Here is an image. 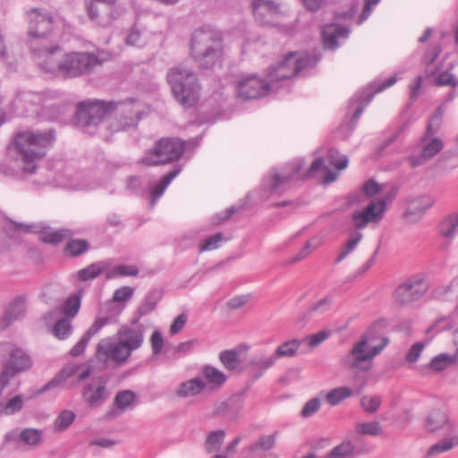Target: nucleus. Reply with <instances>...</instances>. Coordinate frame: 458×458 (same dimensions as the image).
Here are the masks:
<instances>
[{"label":"nucleus","instance_id":"nucleus-52","mask_svg":"<svg viewBox=\"0 0 458 458\" xmlns=\"http://www.w3.org/2000/svg\"><path fill=\"white\" fill-rule=\"evenodd\" d=\"M146 42L145 34L137 27H132L125 38V44L131 47H141Z\"/></svg>","mask_w":458,"mask_h":458},{"label":"nucleus","instance_id":"nucleus-31","mask_svg":"<svg viewBox=\"0 0 458 458\" xmlns=\"http://www.w3.org/2000/svg\"><path fill=\"white\" fill-rule=\"evenodd\" d=\"M333 296L332 295H327L324 298L320 299L319 301L314 302L307 311H305L303 314H301L297 318V321L300 323H305L311 315L317 313V314H323L329 310L332 303H333Z\"/></svg>","mask_w":458,"mask_h":458},{"label":"nucleus","instance_id":"nucleus-16","mask_svg":"<svg viewBox=\"0 0 458 458\" xmlns=\"http://www.w3.org/2000/svg\"><path fill=\"white\" fill-rule=\"evenodd\" d=\"M31 365L30 356L23 350H13L9 360L3 365L0 373V387H5L12 377L19 372L29 369Z\"/></svg>","mask_w":458,"mask_h":458},{"label":"nucleus","instance_id":"nucleus-35","mask_svg":"<svg viewBox=\"0 0 458 458\" xmlns=\"http://www.w3.org/2000/svg\"><path fill=\"white\" fill-rule=\"evenodd\" d=\"M225 437V431L223 429L214 430L208 433L204 443L207 453L212 454L220 450Z\"/></svg>","mask_w":458,"mask_h":458},{"label":"nucleus","instance_id":"nucleus-20","mask_svg":"<svg viewBox=\"0 0 458 458\" xmlns=\"http://www.w3.org/2000/svg\"><path fill=\"white\" fill-rule=\"evenodd\" d=\"M27 299L24 295L13 298L4 309L0 318V327L6 328L16 320L21 318L26 313Z\"/></svg>","mask_w":458,"mask_h":458},{"label":"nucleus","instance_id":"nucleus-29","mask_svg":"<svg viewBox=\"0 0 458 458\" xmlns=\"http://www.w3.org/2000/svg\"><path fill=\"white\" fill-rule=\"evenodd\" d=\"M110 264L106 260H102L90 264L89 266L77 272L78 278L81 281L93 280L102 273H106Z\"/></svg>","mask_w":458,"mask_h":458},{"label":"nucleus","instance_id":"nucleus-48","mask_svg":"<svg viewBox=\"0 0 458 458\" xmlns=\"http://www.w3.org/2000/svg\"><path fill=\"white\" fill-rule=\"evenodd\" d=\"M19 438L28 445L35 446L42 441V431L40 429L28 428L20 432Z\"/></svg>","mask_w":458,"mask_h":458},{"label":"nucleus","instance_id":"nucleus-59","mask_svg":"<svg viewBox=\"0 0 458 458\" xmlns=\"http://www.w3.org/2000/svg\"><path fill=\"white\" fill-rule=\"evenodd\" d=\"M320 243L321 240L319 238H313L308 242H306L304 247L294 258V261H298L306 258L311 252V250L317 249L320 245Z\"/></svg>","mask_w":458,"mask_h":458},{"label":"nucleus","instance_id":"nucleus-33","mask_svg":"<svg viewBox=\"0 0 458 458\" xmlns=\"http://www.w3.org/2000/svg\"><path fill=\"white\" fill-rule=\"evenodd\" d=\"M181 173V167H176L164 176L161 182L151 190L150 206L153 207L156 201L163 195L170 182Z\"/></svg>","mask_w":458,"mask_h":458},{"label":"nucleus","instance_id":"nucleus-49","mask_svg":"<svg viewBox=\"0 0 458 458\" xmlns=\"http://www.w3.org/2000/svg\"><path fill=\"white\" fill-rule=\"evenodd\" d=\"M158 300L159 296L157 293H149L138 308L137 312L139 317H144L152 312L156 309Z\"/></svg>","mask_w":458,"mask_h":458},{"label":"nucleus","instance_id":"nucleus-10","mask_svg":"<svg viewBox=\"0 0 458 458\" xmlns=\"http://www.w3.org/2000/svg\"><path fill=\"white\" fill-rule=\"evenodd\" d=\"M183 149V141L178 139H162L146 152L141 163L148 166L166 164L178 159Z\"/></svg>","mask_w":458,"mask_h":458},{"label":"nucleus","instance_id":"nucleus-19","mask_svg":"<svg viewBox=\"0 0 458 458\" xmlns=\"http://www.w3.org/2000/svg\"><path fill=\"white\" fill-rule=\"evenodd\" d=\"M82 397L91 408L101 405L109 397L106 381L98 378L86 385L82 390Z\"/></svg>","mask_w":458,"mask_h":458},{"label":"nucleus","instance_id":"nucleus-14","mask_svg":"<svg viewBox=\"0 0 458 458\" xmlns=\"http://www.w3.org/2000/svg\"><path fill=\"white\" fill-rule=\"evenodd\" d=\"M40 233V240L45 242L56 244L64 239L70 238L72 232L69 229H60L51 231L48 227H43L41 225H25L19 223H12L8 228V233L11 237H14V233Z\"/></svg>","mask_w":458,"mask_h":458},{"label":"nucleus","instance_id":"nucleus-6","mask_svg":"<svg viewBox=\"0 0 458 458\" xmlns=\"http://www.w3.org/2000/svg\"><path fill=\"white\" fill-rule=\"evenodd\" d=\"M304 161L297 159L289 164V171H285L283 174H279L275 169L271 170L269 174L263 180V188L267 189L271 193H279L287 188L290 182L314 176L319 171L324 172L323 182L326 184L333 182L338 176L337 172L329 170L321 157L315 159L307 172L301 173Z\"/></svg>","mask_w":458,"mask_h":458},{"label":"nucleus","instance_id":"nucleus-53","mask_svg":"<svg viewBox=\"0 0 458 458\" xmlns=\"http://www.w3.org/2000/svg\"><path fill=\"white\" fill-rule=\"evenodd\" d=\"M356 430L362 435L378 436L382 433V427L378 421L362 422L356 425Z\"/></svg>","mask_w":458,"mask_h":458},{"label":"nucleus","instance_id":"nucleus-28","mask_svg":"<svg viewBox=\"0 0 458 458\" xmlns=\"http://www.w3.org/2000/svg\"><path fill=\"white\" fill-rule=\"evenodd\" d=\"M458 445V435L446 437L432 445L426 453V458L436 457Z\"/></svg>","mask_w":458,"mask_h":458},{"label":"nucleus","instance_id":"nucleus-60","mask_svg":"<svg viewBox=\"0 0 458 458\" xmlns=\"http://www.w3.org/2000/svg\"><path fill=\"white\" fill-rule=\"evenodd\" d=\"M320 243L321 240L319 238H313L308 242H306L304 247L294 258V261H298L306 258L311 252V250L317 249L320 245Z\"/></svg>","mask_w":458,"mask_h":458},{"label":"nucleus","instance_id":"nucleus-11","mask_svg":"<svg viewBox=\"0 0 458 458\" xmlns=\"http://www.w3.org/2000/svg\"><path fill=\"white\" fill-rule=\"evenodd\" d=\"M438 130L439 124H436V126H433L432 123L427 124L426 131L418 142V147L421 149L420 153L411 154L407 157L411 168L425 165L442 151L444 148L443 140L438 137H434Z\"/></svg>","mask_w":458,"mask_h":458},{"label":"nucleus","instance_id":"nucleus-18","mask_svg":"<svg viewBox=\"0 0 458 458\" xmlns=\"http://www.w3.org/2000/svg\"><path fill=\"white\" fill-rule=\"evenodd\" d=\"M396 81V76H392L381 83L377 89H375L377 83H371L366 90L360 92L358 96H355L351 100V104L352 105L355 102H359L360 105L355 110L352 117V123H355L358 122L360 116L363 113L364 107L372 100L374 94L383 91L386 88L394 85Z\"/></svg>","mask_w":458,"mask_h":458},{"label":"nucleus","instance_id":"nucleus-5","mask_svg":"<svg viewBox=\"0 0 458 458\" xmlns=\"http://www.w3.org/2000/svg\"><path fill=\"white\" fill-rule=\"evenodd\" d=\"M145 327L142 325L122 326L116 332L117 341L106 337L97 345L96 358L102 363L109 360L118 364L127 361L131 352L141 347L145 338Z\"/></svg>","mask_w":458,"mask_h":458},{"label":"nucleus","instance_id":"nucleus-57","mask_svg":"<svg viewBox=\"0 0 458 458\" xmlns=\"http://www.w3.org/2000/svg\"><path fill=\"white\" fill-rule=\"evenodd\" d=\"M360 404L366 411L373 413L379 409L381 398L377 395H365L360 399Z\"/></svg>","mask_w":458,"mask_h":458},{"label":"nucleus","instance_id":"nucleus-12","mask_svg":"<svg viewBox=\"0 0 458 458\" xmlns=\"http://www.w3.org/2000/svg\"><path fill=\"white\" fill-rule=\"evenodd\" d=\"M29 35L31 37L30 47L34 52L35 60L39 51H47L50 47H38V41L46 38L53 30V18L50 14L38 8L30 10L29 13Z\"/></svg>","mask_w":458,"mask_h":458},{"label":"nucleus","instance_id":"nucleus-41","mask_svg":"<svg viewBox=\"0 0 458 458\" xmlns=\"http://www.w3.org/2000/svg\"><path fill=\"white\" fill-rule=\"evenodd\" d=\"M139 268L135 265H118L111 269H107L106 273V279H112L120 276H137Z\"/></svg>","mask_w":458,"mask_h":458},{"label":"nucleus","instance_id":"nucleus-43","mask_svg":"<svg viewBox=\"0 0 458 458\" xmlns=\"http://www.w3.org/2000/svg\"><path fill=\"white\" fill-rule=\"evenodd\" d=\"M134 290L131 286H123L118 288L114 293L112 302L107 305V313L105 316H109L112 311L113 307L120 308V306L114 305L113 302H126L128 301L133 295ZM122 310L123 307H121Z\"/></svg>","mask_w":458,"mask_h":458},{"label":"nucleus","instance_id":"nucleus-45","mask_svg":"<svg viewBox=\"0 0 458 458\" xmlns=\"http://www.w3.org/2000/svg\"><path fill=\"white\" fill-rule=\"evenodd\" d=\"M361 239L362 233L360 232H354L343 245L335 262L339 263L344 260L351 252L354 250Z\"/></svg>","mask_w":458,"mask_h":458},{"label":"nucleus","instance_id":"nucleus-30","mask_svg":"<svg viewBox=\"0 0 458 458\" xmlns=\"http://www.w3.org/2000/svg\"><path fill=\"white\" fill-rule=\"evenodd\" d=\"M277 432L271 435H262L255 442L246 447V451L251 454L256 455L260 452L269 451L274 448L276 445Z\"/></svg>","mask_w":458,"mask_h":458},{"label":"nucleus","instance_id":"nucleus-54","mask_svg":"<svg viewBox=\"0 0 458 458\" xmlns=\"http://www.w3.org/2000/svg\"><path fill=\"white\" fill-rule=\"evenodd\" d=\"M89 247V242L86 240H72L66 245V251L75 257L86 252Z\"/></svg>","mask_w":458,"mask_h":458},{"label":"nucleus","instance_id":"nucleus-7","mask_svg":"<svg viewBox=\"0 0 458 458\" xmlns=\"http://www.w3.org/2000/svg\"><path fill=\"white\" fill-rule=\"evenodd\" d=\"M223 51L221 33L204 26L194 30L191 39L190 54L199 68H211Z\"/></svg>","mask_w":458,"mask_h":458},{"label":"nucleus","instance_id":"nucleus-50","mask_svg":"<svg viewBox=\"0 0 458 458\" xmlns=\"http://www.w3.org/2000/svg\"><path fill=\"white\" fill-rule=\"evenodd\" d=\"M353 451V445L350 441H344L334 447L327 456L322 458H351Z\"/></svg>","mask_w":458,"mask_h":458},{"label":"nucleus","instance_id":"nucleus-63","mask_svg":"<svg viewBox=\"0 0 458 458\" xmlns=\"http://www.w3.org/2000/svg\"><path fill=\"white\" fill-rule=\"evenodd\" d=\"M425 347V344L422 343H416L414 344L410 350L408 351L405 360L409 363H414L418 360L420 358L423 349Z\"/></svg>","mask_w":458,"mask_h":458},{"label":"nucleus","instance_id":"nucleus-51","mask_svg":"<svg viewBox=\"0 0 458 458\" xmlns=\"http://www.w3.org/2000/svg\"><path fill=\"white\" fill-rule=\"evenodd\" d=\"M81 308V297L79 295H72L67 298L62 308V313L66 316V318H74Z\"/></svg>","mask_w":458,"mask_h":458},{"label":"nucleus","instance_id":"nucleus-2","mask_svg":"<svg viewBox=\"0 0 458 458\" xmlns=\"http://www.w3.org/2000/svg\"><path fill=\"white\" fill-rule=\"evenodd\" d=\"M111 109H116L115 120L112 121L107 126L113 132L133 128L140 120V106L132 100L123 103L89 101L79 104L77 109L78 122L84 126L98 125Z\"/></svg>","mask_w":458,"mask_h":458},{"label":"nucleus","instance_id":"nucleus-64","mask_svg":"<svg viewBox=\"0 0 458 458\" xmlns=\"http://www.w3.org/2000/svg\"><path fill=\"white\" fill-rule=\"evenodd\" d=\"M362 191L369 198H372L381 192L382 185L374 180H369L364 183Z\"/></svg>","mask_w":458,"mask_h":458},{"label":"nucleus","instance_id":"nucleus-38","mask_svg":"<svg viewBox=\"0 0 458 458\" xmlns=\"http://www.w3.org/2000/svg\"><path fill=\"white\" fill-rule=\"evenodd\" d=\"M302 341L298 339H293L291 341H286L277 346L276 352H274L276 359L280 357H294L300 346L301 345Z\"/></svg>","mask_w":458,"mask_h":458},{"label":"nucleus","instance_id":"nucleus-26","mask_svg":"<svg viewBox=\"0 0 458 458\" xmlns=\"http://www.w3.org/2000/svg\"><path fill=\"white\" fill-rule=\"evenodd\" d=\"M434 199L429 196H421L412 199L409 204L408 211L405 213V218L411 223L417 222L434 205Z\"/></svg>","mask_w":458,"mask_h":458},{"label":"nucleus","instance_id":"nucleus-4","mask_svg":"<svg viewBox=\"0 0 458 458\" xmlns=\"http://www.w3.org/2000/svg\"><path fill=\"white\" fill-rule=\"evenodd\" d=\"M54 133L48 131H26L15 135L10 153L21 163L23 173L31 174L35 173L38 163L42 159L54 142Z\"/></svg>","mask_w":458,"mask_h":458},{"label":"nucleus","instance_id":"nucleus-47","mask_svg":"<svg viewBox=\"0 0 458 458\" xmlns=\"http://www.w3.org/2000/svg\"><path fill=\"white\" fill-rule=\"evenodd\" d=\"M437 165L445 172H451L458 167V156L453 150L443 153L437 159Z\"/></svg>","mask_w":458,"mask_h":458},{"label":"nucleus","instance_id":"nucleus-62","mask_svg":"<svg viewBox=\"0 0 458 458\" xmlns=\"http://www.w3.org/2000/svg\"><path fill=\"white\" fill-rule=\"evenodd\" d=\"M320 408V400L318 398H312L309 400L301 410V416L309 418L314 415Z\"/></svg>","mask_w":458,"mask_h":458},{"label":"nucleus","instance_id":"nucleus-27","mask_svg":"<svg viewBox=\"0 0 458 458\" xmlns=\"http://www.w3.org/2000/svg\"><path fill=\"white\" fill-rule=\"evenodd\" d=\"M206 383V389L210 391L220 388L227 380V376L217 368L206 365L201 369V377Z\"/></svg>","mask_w":458,"mask_h":458},{"label":"nucleus","instance_id":"nucleus-42","mask_svg":"<svg viewBox=\"0 0 458 458\" xmlns=\"http://www.w3.org/2000/svg\"><path fill=\"white\" fill-rule=\"evenodd\" d=\"M457 232L458 213L448 216L440 225V233L445 238L453 239L456 235Z\"/></svg>","mask_w":458,"mask_h":458},{"label":"nucleus","instance_id":"nucleus-8","mask_svg":"<svg viewBox=\"0 0 458 458\" xmlns=\"http://www.w3.org/2000/svg\"><path fill=\"white\" fill-rule=\"evenodd\" d=\"M167 81L175 99L184 107L193 106L199 98L200 87L194 72L184 64L169 70Z\"/></svg>","mask_w":458,"mask_h":458},{"label":"nucleus","instance_id":"nucleus-32","mask_svg":"<svg viewBox=\"0 0 458 458\" xmlns=\"http://www.w3.org/2000/svg\"><path fill=\"white\" fill-rule=\"evenodd\" d=\"M78 370V366L74 363H69L64 367L59 373L47 382L40 390V393H44L49 389L58 386L60 384L64 382L67 378L73 376Z\"/></svg>","mask_w":458,"mask_h":458},{"label":"nucleus","instance_id":"nucleus-58","mask_svg":"<svg viewBox=\"0 0 458 458\" xmlns=\"http://www.w3.org/2000/svg\"><path fill=\"white\" fill-rule=\"evenodd\" d=\"M320 243L321 240L319 238H313L308 242H306L304 247L294 258V261H298L306 258L311 252V250L317 249L320 245Z\"/></svg>","mask_w":458,"mask_h":458},{"label":"nucleus","instance_id":"nucleus-25","mask_svg":"<svg viewBox=\"0 0 458 458\" xmlns=\"http://www.w3.org/2000/svg\"><path fill=\"white\" fill-rule=\"evenodd\" d=\"M350 30L342 25L328 24L323 28L322 37L326 48L335 49L338 47V39L346 38Z\"/></svg>","mask_w":458,"mask_h":458},{"label":"nucleus","instance_id":"nucleus-55","mask_svg":"<svg viewBox=\"0 0 458 458\" xmlns=\"http://www.w3.org/2000/svg\"><path fill=\"white\" fill-rule=\"evenodd\" d=\"M223 241L224 235L221 233H216L214 235L202 241V242L199 244V250L208 251L217 249Z\"/></svg>","mask_w":458,"mask_h":458},{"label":"nucleus","instance_id":"nucleus-9","mask_svg":"<svg viewBox=\"0 0 458 458\" xmlns=\"http://www.w3.org/2000/svg\"><path fill=\"white\" fill-rule=\"evenodd\" d=\"M387 339H383L379 345H371L368 336H362L344 359V363L355 373L367 372L371 369L373 359L387 344Z\"/></svg>","mask_w":458,"mask_h":458},{"label":"nucleus","instance_id":"nucleus-39","mask_svg":"<svg viewBox=\"0 0 458 458\" xmlns=\"http://www.w3.org/2000/svg\"><path fill=\"white\" fill-rule=\"evenodd\" d=\"M4 387H0V415H12L21 410L23 406V398L21 395H15L10 399L5 404L2 402V394Z\"/></svg>","mask_w":458,"mask_h":458},{"label":"nucleus","instance_id":"nucleus-56","mask_svg":"<svg viewBox=\"0 0 458 458\" xmlns=\"http://www.w3.org/2000/svg\"><path fill=\"white\" fill-rule=\"evenodd\" d=\"M327 159L329 164L337 170L344 169L348 165V158L335 149L329 150Z\"/></svg>","mask_w":458,"mask_h":458},{"label":"nucleus","instance_id":"nucleus-61","mask_svg":"<svg viewBox=\"0 0 458 458\" xmlns=\"http://www.w3.org/2000/svg\"><path fill=\"white\" fill-rule=\"evenodd\" d=\"M320 243L321 240L319 238H313L308 242H306L304 247L294 258V261H298L306 258L311 252V250L317 249L320 245Z\"/></svg>","mask_w":458,"mask_h":458},{"label":"nucleus","instance_id":"nucleus-22","mask_svg":"<svg viewBox=\"0 0 458 458\" xmlns=\"http://www.w3.org/2000/svg\"><path fill=\"white\" fill-rule=\"evenodd\" d=\"M425 428L434 433L447 428L450 431L456 429V425L449 418L448 414L440 409L432 410L425 419Z\"/></svg>","mask_w":458,"mask_h":458},{"label":"nucleus","instance_id":"nucleus-44","mask_svg":"<svg viewBox=\"0 0 458 458\" xmlns=\"http://www.w3.org/2000/svg\"><path fill=\"white\" fill-rule=\"evenodd\" d=\"M76 414L70 410L62 411L54 421L53 428L55 432L66 430L75 420Z\"/></svg>","mask_w":458,"mask_h":458},{"label":"nucleus","instance_id":"nucleus-17","mask_svg":"<svg viewBox=\"0 0 458 458\" xmlns=\"http://www.w3.org/2000/svg\"><path fill=\"white\" fill-rule=\"evenodd\" d=\"M427 290L422 277H413L396 288L394 297L399 303L406 304L420 300Z\"/></svg>","mask_w":458,"mask_h":458},{"label":"nucleus","instance_id":"nucleus-40","mask_svg":"<svg viewBox=\"0 0 458 458\" xmlns=\"http://www.w3.org/2000/svg\"><path fill=\"white\" fill-rule=\"evenodd\" d=\"M219 360L227 370H234L241 364L240 354L236 350H225L219 353Z\"/></svg>","mask_w":458,"mask_h":458},{"label":"nucleus","instance_id":"nucleus-21","mask_svg":"<svg viewBox=\"0 0 458 458\" xmlns=\"http://www.w3.org/2000/svg\"><path fill=\"white\" fill-rule=\"evenodd\" d=\"M252 8L256 20L267 25H274L280 13L278 5L271 0H252Z\"/></svg>","mask_w":458,"mask_h":458},{"label":"nucleus","instance_id":"nucleus-24","mask_svg":"<svg viewBox=\"0 0 458 458\" xmlns=\"http://www.w3.org/2000/svg\"><path fill=\"white\" fill-rule=\"evenodd\" d=\"M206 389V383L200 377H195L180 383L174 390V394L181 399L194 397Z\"/></svg>","mask_w":458,"mask_h":458},{"label":"nucleus","instance_id":"nucleus-15","mask_svg":"<svg viewBox=\"0 0 458 458\" xmlns=\"http://www.w3.org/2000/svg\"><path fill=\"white\" fill-rule=\"evenodd\" d=\"M112 313L109 316H98L93 324L81 336L80 341L71 349L70 354L72 357H78L82 354L89 342V340L97 335L105 326L115 323L118 320L122 309L113 307Z\"/></svg>","mask_w":458,"mask_h":458},{"label":"nucleus","instance_id":"nucleus-36","mask_svg":"<svg viewBox=\"0 0 458 458\" xmlns=\"http://www.w3.org/2000/svg\"><path fill=\"white\" fill-rule=\"evenodd\" d=\"M277 359L275 354L265 355L264 353H257L250 360V365L259 371V375L263 374L267 369L271 368Z\"/></svg>","mask_w":458,"mask_h":458},{"label":"nucleus","instance_id":"nucleus-3","mask_svg":"<svg viewBox=\"0 0 458 458\" xmlns=\"http://www.w3.org/2000/svg\"><path fill=\"white\" fill-rule=\"evenodd\" d=\"M37 64L45 73L68 79L89 73L99 60L92 53H63L59 47H51L49 50L37 54Z\"/></svg>","mask_w":458,"mask_h":458},{"label":"nucleus","instance_id":"nucleus-13","mask_svg":"<svg viewBox=\"0 0 458 458\" xmlns=\"http://www.w3.org/2000/svg\"><path fill=\"white\" fill-rule=\"evenodd\" d=\"M394 198V193H389L377 200H372L362 210H356L352 215V225L355 229L365 228L369 224L380 222L386 210V205Z\"/></svg>","mask_w":458,"mask_h":458},{"label":"nucleus","instance_id":"nucleus-34","mask_svg":"<svg viewBox=\"0 0 458 458\" xmlns=\"http://www.w3.org/2000/svg\"><path fill=\"white\" fill-rule=\"evenodd\" d=\"M452 365L458 366V358H456V354L454 353L451 355L447 353H440L430 360L429 368L436 372H440Z\"/></svg>","mask_w":458,"mask_h":458},{"label":"nucleus","instance_id":"nucleus-23","mask_svg":"<svg viewBox=\"0 0 458 458\" xmlns=\"http://www.w3.org/2000/svg\"><path fill=\"white\" fill-rule=\"evenodd\" d=\"M136 395L131 390H123L116 394L114 400V406L104 416L106 420H114L122 415L127 409L131 407L135 402Z\"/></svg>","mask_w":458,"mask_h":458},{"label":"nucleus","instance_id":"nucleus-46","mask_svg":"<svg viewBox=\"0 0 458 458\" xmlns=\"http://www.w3.org/2000/svg\"><path fill=\"white\" fill-rule=\"evenodd\" d=\"M53 335L59 340H64L68 338L72 332V325L69 318H60L54 325L52 329Z\"/></svg>","mask_w":458,"mask_h":458},{"label":"nucleus","instance_id":"nucleus-1","mask_svg":"<svg viewBox=\"0 0 458 458\" xmlns=\"http://www.w3.org/2000/svg\"><path fill=\"white\" fill-rule=\"evenodd\" d=\"M317 62L318 59L310 57L308 54L289 53L280 64L270 69L267 81L255 75L239 81L237 95L244 100L265 97L276 89V82L291 79L301 72L311 68Z\"/></svg>","mask_w":458,"mask_h":458},{"label":"nucleus","instance_id":"nucleus-37","mask_svg":"<svg viewBox=\"0 0 458 458\" xmlns=\"http://www.w3.org/2000/svg\"><path fill=\"white\" fill-rule=\"evenodd\" d=\"M352 395H354V392L351 387L340 386L329 391L326 394V401L331 406H335Z\"/></svg>","mask_w":458,"mask_h":458}]
</instances>
